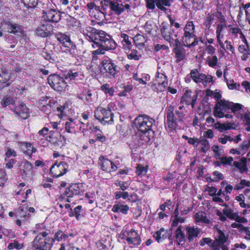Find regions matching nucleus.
I'll list each match as a JSON object with an SVG mask.
<instances>
[{"mask_svg":"<svg viewBox=\"0 0 250 250\" xmlns=\"http://www.w3.org/2000/svg\"><path fill=\"white\" fill-rule=\"evenodd\" d=\"M139 235L138 233L133 229H131L129 232H127V241H130L131 240H133V239H135L138 237Z\"/></svg>","mask_w":250,"mask_h":250,"instance_id":"nucleus-51","label":"nucleus"},{"mask_svg":"<svg viewBox=\"0 0 250 250\" xmlns=\"http://www.w3.org/2000/svg\"><path fill=\"white\" fill-rule=\"evenodd\" d=\"M23 108L22 111H19V114L24 119H26L28 117V109L25 105H21Z\"/></svg>","mask_w":250,"mask_h":250,"instance_id":"nucleus-61","label":"nucleus"},{"mask_svg":"<svg viewBox=\"0 0 250 250\" xmlns=\"http://www.w3.org/2000/svg\"><path fill=\"white\" fill-rule=\"evenodd\" d=\"M10 77V73L4 69L0 68V83H5L8 81Z\"/></svg>","mask_w":250,"mask_h":250,"instance_id":"nucleus-28","label":"nucleus"},{"mask_svg":"<svg viewBox=\"0 0 250 250\" xmlns=\"http://www.w3.org/2000/svg\"><path fill=\"white\" fill-rule=\"evenodd\" d=\"M200 74L197 69H192L190 71V76L193 81L195 83H198Z\"/></svg>","mask_w":250,"mask_h":250,"instance_id":"nucleus-38","label":"nucleus"},{"mask_svg":"<svg viewBox=\"0 0 250 250\" xmlns=\"http://www.w3.org/2000/svg\"><path fill=\"white\" fill-rule=\"evenodd\" d=\"M199 142L202 145L201 150L203 152H206L210 147L208 141L203 139L200 140Z\"/></svg>","mask_w":250,"mask_h":250,"instance_id":"nucleus-42","label":"nucleus"},{"mask_svg":"<svg viewBox=\"0 0 250 250\" xmlns=\"http://www.w3.org/2000/svg\"><path fill=\"white\" fill-rule=\"evenodd\" d=\"M185 116L184 112L175 111L174 106L170 105L167 106L166 123L167 128L171 131L181 127Z\"/></svg>","mask_w":250,"mask_h":250,"instance_id":"nucleus-2","label":"nucleus"},{"mask_svg":"<svg viewBox=\"0 0 250 250\" xmlns=\"http://www.w3.org/2000/svg\"><path fill=\"white\" fill-rule=\"evenodd\" d=\"M121 38L123 39V41L125 42L123 43V48L129 50L131 47V43L129 40L128 36L125 34H122Z\"/></svg>","mask_w":250,"mask_h":250,"instance_id":"nucleus-35","label":"nucleus"},{"mask_svg":"<svg viewBox=\"0 0 250 250\" xmlns=\"http://www.w3.org/2000/svg\"><path fill=\"white\" fill-rule=\"evenodd\" d=\"M57 40L62 43L64 46L70 48L72 47V43L68 36L62 33L56 35Z\"/></svg>","mask_w":250,"mask_h":250,"instance_id":"nucleus-17","label":"nucleus"},{"mask_svg":"<svg viewBox=\"0 0 250 250\" xmlns=\"http://www.w3.org/2000/svg\"><path fill=\"white\" fill-rule=\"evenodd\" d=\"M112 4V0H103L101 1V9L102 11H99L98 13L101 14L102 18H105L106 14L109 15L111 9V5Z\"/></svg>","mask_w":250,"mask_h":250,"instance_id":"nucleus-15","label":"nucleus"},{"mask_svg":"<svg viewBox=\"0 0 250 250\" xmlns=\"http://www.w3.org/2000/svg\"><path fill=\"white\" fill-rule=\"evenodd\" d=\"M195 220L197 222L206 223H209V220L207 218L205 212H198L195 215Z\"/></svg>","mask_w":250,"mask_h":250,"instance_id":"nucleus-30","label":"nucleus"},{"mask_svg":"<svg viewBox=\"0 0 250 250\" xmlns=\"http://www.w3.org/2000/svg\"><path fill=\"white\" fill-rule=\"evenodd\" d=\"M72 191H71V189L70 187L66 189L65 192L61 195V198L62 199H64L65 196L67 197H72L74 194H72Z\"/></svg>","mask_w":250,"mask_h":250,"instance_id":"nucleus-56","label":"nucleus"},{"mask_svg":"<svg viewBox=\"0 0 250 250\" xmlns=\"http://www.w3.org/2000/svg\"><path fill=\"white\" fill-rule=\"evenodd\" d=\"M160 27V31L163 37L169 42H171L172 41H173V36L176 37L177 35L176 34L173 35L168 29V25L165 22H163Z\"/></svg>","mask_w":250,"mask_h":250,"instance_id":"nucleus-12","label":"nucleus"},{"mask_svg":"<svg viewBox=\"0 0 250 250\" xmlns=\"http://www.w3.org/2000/svg\"><path fill=\"white\" fill-rule=\"evenodd\" d=\"M194 26L192 21L188 22L184 29V31H189L192 32H194Z\"/></svg>","mask_w":250,"mask_h":250,"instance_id":"nucleus-64","label":"nucleus"},{"mask_svg":"<svg viewBox=\"0 0 250 250\" xmlns=\"http://www.w3.org/2000/svg\"><path fill=\"white\" fill-rule=\"evenodd\" d=\"M48 83L55 90L62 92L64 91L67 85L63 77L57 74H52L48 76Z\"/></svg>","mask_w":250,"mask_h":250,"instance_id":"nucleus-4","label":"nucleus"},{"mask_svg":"<svg viewBox=\"0 0 250 250\" xmlns=\"http://www.w3.org/2000/svg\"><path fill=\"white\" fill-rule=\"evenodd\" d=\"M140 132L139 137L140 139L143 141L142 143L149 142L151 137L150 133L151 132L153 134V131L152 130H147Z\"/></svg>","mask_w":250,"mask_h":250,"instance_id":"nucleus-26","label":"nucleus"},{"mask_svg":"<svg viewBox=\"0 0 250 250\" xmlns=\"http://www.w3.org/2000/svg\"><path fill=\"white\" fill-rule=\"evenodd\" d=\"M68 237V235L64 234L62 230H59L57 232L55 233L54 237L52 238V239L53 240L54 242L55 240H57L59 242L62 241V239H67Z\"/></svg>","mask_w":250,"mask_h":250,"instance_id":"nucleus-34","label":"nucleus"},{"mask_svg":"<svg viewBox=\"0 0 250 250\" xmlns=\"http://www.w3.org/2000/svg\"><path fill=\"white\" fill-rule=\"evenodd\" d=\"M68 165L66 163L61 162L59 164L56 162L50 168V173L53 177H59L62 176L67 171Z\"/></svg>","mask_w":250,"mask_h":250,"instance_id":"nucleus-7","label":"nucleus"},{"mask_svg":"<svg viewBox=\"0 0 250 250\" xmlns=\"http://www.w3.org/2000/svg\"><path fill=\"white\" fill-rule=\"evenodd\" d=\"M166 80L167 77L165 75L163 74L158 73L156 79V82L157 83V86H156V83H155L154 85L152 86V88L154 90H156L157 92L164 91L167 85V82Z\"/></svg>","mask_w":250,"mask_h":250,"instance_id":"nucleus-9","label":"nucleus"},{"mask_svg":"<svg viewBox=\"0 0 250 250\" xmlns=\"http://www.w3.org/2000/svg\"><path fill=\"white\" fill-rule=\"evenodd\" d=\"M75 123L72 118L69 119V121L66 122L65 123V129L68 133H72L74 132L75 130Z\"/></svg>","mask_w":250,"mask_h":250,"instance_id":"nucleus-32","label":"nucleus"},{"mask_svg":"<svg viewBox=\"0 0 250 250\" xmlns=\"http://www.w3.org/2000/svg\"><path fill=\"white\" fill-rule=\"evenodd\" d=\"M84 34L94 43L92 44L94 48L100 47L107 51L116 47L115 42L104 31H99L92 27H87L84 31Z\"/></svg>","mask_w":250,"mask_h":250,"instance_id":"nucleus-1","label":"nucleus"},{"mask_svg":"<svg viewBox=\"0 0 250 250\" xmlns=\"http://www.w3.org/2000/svg\"><path fill=\"white\" fill-rule=\"evenodd\" d=\"M240 231L242 232H245V234H246L244 238L247 240H250V231L248 228L244 226L242 227V228L240 229Z\"/></svg>","mask_w":250,"mask_h":250,"instance_id":"nucleus-62","label":"nucleus"},{"mask_svg":"<svg viewBox=\"0 0 250 250\" xmlns=\"http://www.w3.org/2000/svg\"><path fill=\"white\" fill-rule=\"evenodd\" d=\"M212 81V77L210 75H206L203 73L200 74L198 83H201L205 86L210 82Z\"/></svg>","mask_w":250,"mask_h":250,"instance_id":"nucleus-27","label":"nucleus"},{"mask_svg":"<svg viewBox=\"0 0 250 250\" xmlns=\"http://www.w3.org/2000/svg\"><path fill=\"white\" fill-rule=\"evenodd\" d=\"M42 19L47 22H58L61 19V13L59 11L49 7L43 10Z\"/></svg>","mask_w":250,"mask_h":250,"instance_id":"nucleus-5","label":"nucleus"},{"mask_svg":"<svg viewBox=\"0 0 250 250\" xmlns=\"http://www.w3.org/2000/svg\"><path fill=\"white\" fill-rule=\"evenodd\" d=\"M5 25L6 26V28L8 32L19 37L23 36V30L20 25L13 22L7 21L5 23Z\"/></svg>","mask_w":250,"mask_h":250,"instance_id":"nucleus-10","label":"nucleus"},{"mask_svg":"<svg viewBox=\"0 0 250 250\" xmlns=\"http://www.w3.org/2000/svg\"><path fill=\"white\" fill-rule=\"evenodd\" d=\"M188 240L189 242H192L193 239L198 237L200 233V229L197 228L187 227L186 228Z\"/></svg>","mask_w":250,"mask_h":250,"instance_id":"nucleus-16","label":"nucleus"},{"mask_svg":"<svg viewBox=\"0 0 250 250\" xmlns=\"http://www.w3.org/2000/svg\"><path fill=\"white\" fill-rule=\"evenodd\" d=\"M245 186L250 187V181H247L245 179L241 180L239 185H237L235 188L237 190L241 189L243 188Z\"/></svg>","mask_w":250,"mask_h":250,"instance_id":"nucleus-53","label":"nucleus"},{"mask_svg":"<svg viewBox=\"0 0 250 250\" xmlns=\"http://www.w3.org/2000/svg\"><path fill=\"white\" fill-rule=\"evenodd\" d=\"M197 95L192 94L191 92L187 91L182 97L181 103L187 105L191 104L192 108H194L196 101Z\"/></svg>","mask_w":250,"mask_h":250,"instance_id":"nucleus-14","label":"nucleus"},{"mask_svg":"<svg viewBox=\"0 0 250 250\" xmlns=\"http://www.w3.org/2000/svg\"><path fill=\"white\" fill-rule=\"evenodd\" d=\"M242 105L240 104H234L233 103H230V109L233 113L240 110L242 109Z\"/></svg>","mask_w":250,"mask_h":250,"instance_id":"nucleus-55","label":"nucleus"},{"mask_svg":"<svg viewBox=\"0 0 250 250\" xmlns=\"http://www.w3.org/2000/svg\"><path fill=\"white\" fill-rule=\"evenodd\" d=\"M220 160L221 161V163L223 165H231L232 162L233 161V158L231 157H220L219 158Z\"/></svg>","mask_w":250,"mask_h":250,"instance_id":"nucleus-54","label":"nucleus"},{"mask_svg":"<svg viewBox=\"0 0 250 250\" xmlns=\"http://www.w3.org/2000/svg\"><path fill=\"white\" fill-rule=\"evenodd\" d=\"M212 174L214 176V181H219L224 179L223 175L218 171H214Z\"/></svg>","mask_w":250,"mask_h":250,"instance_id":"nucleus-58","label":"nucleus"},{"mask_svg":"<svg viewBox=\"0 0 250 250\" xmlns=\"http://www.w3.org/2000/svg\"><path fill=\"white\" fill-rule=\"evenodd\" d=\"M167 232V231H165L164 229L161 228L160 230L155 232L153 234V237L155 238L156 240L159 243L168 236Z\"/></svg>","mask_w":250,"mask_h":250,"instance_id":"nucleus-24","label":"nucleus"},{"mask_svg":"<svg viewBox=\"0 0 250 250\" xmlns=\"http://www.w3.org/2000/svg\"><path fill=\"white\" fill-rule=\"evenodd\" d=\"M115 196L116 199H118L122 197L124 199H125L128 197L129 194L127 192L125 191H117L115 193Z\"/></svg>","mask_w":250,"mask_h":250,"instance_id":"nucleus-52","label":"nucleus"},{"mask_svg":"<svg viewBox=\"0 0 250 250\" xmlns=\"http://www.w3.org/2000/svg\"><path fill=\"white\" fill-rule=\"evenodd\" d=\"M128 209V206L123 205H115L112 208V210L114 212L120 211L124 214H126Z\"/></svg>","mask_w":250,"mask_h":250,"instance_id":"nucleus-31","label":"nucleus"},{"mask_svg":"<svg viewBox=\"0 0 250 250\" xmlns=\"http://www.w3.org/2000/svg\"><path fill=\"white\" fill-rule=\"evenodd\" d=\"M178 207H179V205H177L176 208H175V209L174 210V219L173 221V222H172V224L171 225V229L173 227H177L178 225L179 222L182 223L184 222V221H185V218L181 217V216H179V211H178Z\"/></svg>","mask_w":250,"mask_h":250,"instance_id":"nucleus-20","label":"nucleus"},{"mask_svg":"<svg viewBox=\"0 0 250 250\" xmlns=\"http://www.w3.org/2000/svg\"><path fill=\"white\" fill-rule=\"evenodd\" d=\"M99 164L103 170L108 171L110 169V166L112 165L110 160L104 159L103 156H101L99 157Z\"/></svg>","mask_w":250,"mask_h":250,"instance_id":"nucleus-21","label":"nucleus"},{"mask_svg":"<svg viewBox=\"0 0 250 250\" xmlns=\"http://www.w3.org/2000/svg\"><path fill=\"white\" fill-rule=\"evenodd\" d=\"M14 101L13 99L10 97H4L1 102V104L3 107L7 105L13 104Z\"/></svg>","mask_w":250,"mask_h":250,"instance_id":"nucleus-40","label":"nucleus"},{"mask_svg":"<svg viewBox=\"0 0 250 250\" xmlns=\"http://www.w3.org/2000/svg\"><path fill=\"white\" fill-rule=\"evenodd\" d=\"M104 108H97L96 111H95V115L94 116L95 118L99 121H100L101 122H102V119H103V115H104V112L103 110H104Z\"/></svg>","mask_w":250,"mask_h":250,"instance_id":"nucleus-43","label":"nucleus"},{"mask_svg":"<svg viewBox=\"0 0 250 250\" xmlns=\"http://www.w3.org/2000/svg\"><path fill=\"white\" fill-rule=\"evenodd\" d=\"M70 187L72 191V194L75 195H82L84 191L82 184H75Z\"/></svg>","mask_w":250,"mask_h":250,"instance_id":"nucleus-25","label":"nucleus"},{"mask_svg":"<svg viewBox=\"0 0 250 250\" xmlns=\"http://www.w3.org/2000/svg\"><path fill=\"white\" fill-rule=\"evenodd\" d=\"M22 247V244H20L18 241L15 240L14 242L11 243L9 244L8 249L9 250H12L15 248L16 249L19 250L21 249Z\"/></svg>","mask_w":250,"mask_h":250,"instance_id":"nucleus-50","label":"nucleus"},{"mask_svg":"<svg viewBox=\"0 0 250 250\" xmlns=\"http://www.w3.org/2000/svg\"><path fill=\"white\" fill-rule=\"evenodd\" d=\"M23 167L24 169L21 170V174L22 176L26 175L28 172H30L32 169V164L28 161H25L23 164Z\"/></svg>","mask_w":250,"mask_h":250,"instance_id":"nucleus-33","label":"nucleus"},{"mask_svg":"<svg viewBox=\"0 0 250 250\" xmlns=\"http://www.w3.org/2000/svg\"><path fill=\"white\" fill-rule=\"evenodd\" d=\"M81 206H78L76 207L73 210L72 209L71 210V213H70V216H75L77 219H79V216L80 215V211L82 209Z\"/></svg>","mask_w":250,"mask_h":250,"instance_id":"nucleus-45","label":"nucleus"},{"mask_svg":"<svg viewBox=\"0 0 250 250\" xmlns=\"http://www.w3.org/2000/svg\"><path fill=\"white\" fill-rule=\"evenodd\" d=\"M218 233L219 239L218 243L219 245H221L223 244L227 241L228 237L226 236L224 233L220 230L218 231Z\"/></svg>","mask_w":250,"mask_h":250,"instance_id":"nucleus-48","label":"nucleus"},{"mask_svg":"<svg viewBox=\"0 0 250 250\" xmlns=\"http://www.w3.org/2000/svg\"><path fill=\"white\" fill-rule=\"evenodd\" d=\"M111 9L117 15H120L124 11L127 12L130 10V5L125 3H123L120 0H113L111 5Z\"/></svg>","mask_w":250,"mask_h":250,"instance_id":"nucleus-8","label":"nucleus"},{"mask_svg":"<svg viewBox=\"0 0 250 250\" xmlns=\"http://www.w3.org/2000/svg\"><path fill=\"white\" fill-rule=\"evenodd\" d=\"M226 208L223 210V213L228 217L231 219H233L236 217V213H233L231 209L229 208L228 206L226 204L224 205Z\"/></svg>","mask_w":250,"mask_h":250,"instance_id":"nucleus-36","label":"nucleus"},{"mask_svg":"<svg viewBox=\"0 0 250 250\" xmlns=\"http://www.w3.org/2000/svg\"><path fill=\"white\" fill-rule=\"evenodd\" d=\"M101 89L106 94L108 93L110 96L113 95L114 90L112 87H110L108 83H105L102 85L101 86Z\"/></svg>","mask_w":250,"mask_h":250,"instance_id":"nucleus-41","label":"nucleus"},{"mask_svg":"<svg viewBox=\"0 0 250 250\" xmlns=\"http://www.w3.org/2000/svg\"><path fill=\"white\" fill-rule=\"evenodd\" d=\"M36 34L38 36L47 37L51 36L53 33V27L47 23H43L42 26L38 27L35 30Z\"/></svg>","mask_w":250,"mask_h":250,"instance_id":"nucleus-11","label":"nucleus"},{"mask_svg":"<svg viewBox=\"0 0 250 250\" xmlns=\"http://www.w3.org/2000/svg\"><path fill=\"white\" fill-rule=\"evenodd\" d=\"M49 99V97L44 96L41 97L39 100V104L40 106L42 105L43 107H45L46 104H48V100Z\"/></svg>","mask_w":250,"mask_h":250,"instance_id":"nucleus-63","label":"nucleus"},{"mask_svg":"<svg viewBox=\"0 0 250 250\" xmlns=\"http://www.w3.org/2000/svg\"><path fill=\"white\" fill-rule=\"evenodd\" d=\"M33 242L35 245L39 246V247H42L44 246L45 245H47V244H45L44 242H43V239H41V235H37L36 237L35 238Z\"/></svg>","mask_w":250,"mask_h":250,"instance_id":"nucleus-49","label":"nucleus"},{"mask_svg":"<svg viewBox=\"0 0 250 250\" xmlns=\"http://www.w3.org/2000/svg\"><path fill=\"white\" fill-rule=\"evenodd\" d=\"M212 151L215 153V157L216 159H219L221 156V150L219 146L217 145H213L212 147Z\"/></svg>","mask_w":250,"mask_h":250,"instance_id":"nucleus-59","label":"nucleus"},{"mask_svg":"<svg viewBox=\"0 0 250 250\" xmlns=\"http://www.w3.org/2000/svg\"><path fill=\"white\" fill-rule=\"evenodd\" d=\"M24 5L27 7L34 8L38 3V0H21Z\"/></svg>","mask_w":250,"mask_h":250,"instance_id":"nucleus-39","label":"nucleus"},{"mask_svg":"<svg viewBox=\"0 0 250 250\" xmlns=\"http://www.w3.org/2000/svg\"><path fill=\"white\" fill-rule=\"evenodd\" d=\"M173 52L176 58V62H179L186 58V50L183 47L179 46L178 48H174Z\"/></svg>","mask_w":250,"mask_h":250,"instance_id":"nucleus-18","label":"nucleus"},{"mask_svg":"<svg viewBox=\"0 0 250 250\" xmlns=\"http://www.w3.org/2000/svg\"><path fill=\"white\" fill-rule=\"evenodd\" d=\"M102 64L104 67V69L105 70V72L109 73L110 75L114 77L119 71L116 65L112 62L111 61H104L102 62Z\"/></svg>","mask_w":250,"mask_h":250,"instance_id":"nucleus-13","label":"nucleus"},{"mask_svg":"<svg viewBox=\"0 0 250 250\" xmlns=\"http://www.w3.org/2000/svg\"><path fill=\"white\" fill-rule=\"evenodd\" d=\"M175 237L179 245H183L186 241L185 234L182 230V226L178 227L175 231Z\"/></svg>","mask_w":250,"mask_h":250,"instance_id":"nucleus-19","label":"nucleus"},{"mask_svg":"<svg viewBox=\"0 0 250 250\" xmlns=\"http://www.w3.org/2000/svg\"><path fill=\"white\" fill-rule=\"evenodd\" d=\"M147 171V169L141 165H138L136 167V173L138 176H144L145 175Z\"/></svg>","mask_w":250,"mask_h":250,"instance_id":"nucleus-46","label":"nucleus"},{"mask_svg":"<svg viewBox=\"0 0 250 250\" xmlns=\"http://www.w3.org/2000/svg\"><path fill=\"white\" fill-rule=\"evenodd\" d=\"M126 184V183L125 182H121L119 180H116L115 182V184L117 186L120 187L122 191H125L127 189V186L125 185Z\"/></svg>","mask_w":250,"mask_h":250,"instance_id":"nucleus-60","label":"nucleus"},{"mask_svg":"<svg viewBox=\"0 0 250 250\" xmlns=\"http://www.w3.org/2000/svg\"><path fill=\"white\" fill-rule=\"evenodd\" d=\"M104 112L103 119L102 122L108 124H111L113 122L114 114L110 110H106L105 108L103 110Z\"/></svg>","mask_w":250,"mask_h":250,"instance_id":"nucleus-22","label":"nucleus"},{"mask_svg":"<svg viewBox=\"0 0 250 250\" xmlns=\"http://www.w3.org/2000/svg\"><path fill=\"white\" fill-rule=\"evenodd\" d=\"M238 51L243 54L241 56V59L243 61H246L248 59L250 55L249 47L248 48V47H246L244 45H240L238 47Z\"/></svg>","mask_w":250,"mask_h":250,"instance_id":"nucleus-23","label":"nucleus"},{"mask_svg":"<svg viewBox=\"0 0 250 250\" xmlns=\"http://www.w3.org/2000/svg\"><path fill=\"white\" fill-rule=\"evenodd\" d=\"M39 235H41V239H43V242L45 244H48L50 246V247L53 245V240L52 239V237L49 236V232L47 231H42L40 232Z\"/></svg>","mask_w":250,"mask_h":250,"instance_id":"nucleus-29","label":"nucleus"},{"mask_svg":"<svg viewBox=\"0 0 250 250\" xmlns=\"http://www.w3.org/2000/svg\"><path fill=\"white\" fill-rule=\"evenodd\" d=\"M208 64L209 66L214 67L218 62V58L216 56H213L212 57H208Z\"/></svg>","mask_w":250,"mask_h":250,"instance_id":"nucleus-47","label":"nucleus"},{"mask_svg":"<svg viewBox=\"0 0 250 250\" xmlns=\"http://www.w3.org/2000/svg\"><path fill=\"white\" fill-rule=\"evenodd\" d=\"M214 16L208 14L207 18L204 22V24L207 26L209 27L211 26L212 21L214 20Z\"/></svg>","mask_w":250,"mask_h":250,"instance_id":"nucleus-57","label":"nucleus"},{"mask_svg":"<svg viewBox=\"0 0 250 250\" xmlns=\"http://www.w3.org/2000/svg\"><path fill=\"white\" fill-rule=\"evenodd\" d=\"M229 109H230V103L220 100L217 102L214 106L213 114L215 117L221 118L224 117V113Z\"/></svg>","mask_w":250,"mask_h":250,"instance_id":"nucleus-6","label":"nucleus"},{"mask_svg":"<svg viewBox=\"0 0 250 250\" xmlns=\"http://www.w3.org/2000/svg\"><path fill=\"white\" fill-rule=\"evenodd\" d=\"M233 165L236 167L239 168L241 172L246 171L248 169L245 161L240 162L234 161Z\"/></svg>","mask_w":250,"mask_h":250,"instance_id":"nucleus-37","label":"nucleus"},{"mask_svg":"<svg viewBox=\"0 0 250 250\" xmlns=\"http://www.w3.org/2000/svg\"><path fill=\"white\" fill-rule=\"evenodd\" d=\"M154 27L157 28L156 25H154L152 22L150 21H146L145 25V29L146 31L149 34H153V30Z\"/></svg>","mask_w":250,"mask_h":250,"instance_id":"nucleus-44","label":"nucleus"},{"mask_svg":"<svg viewBox=\"0 0 250 250\" xmlns=\"http://www.w3.org/2000/svg\"><path fill=\"white\" fill-rule=\"evenodd\" d=\"M155 120L146 115H139L134 121V126L140 131L152 130Z\"/></svg>","mask_w":250,"mask_h":250,"instance_id":"nucleus-3","label":"nucleus"}]
</instances>
